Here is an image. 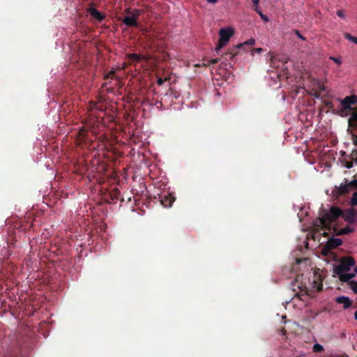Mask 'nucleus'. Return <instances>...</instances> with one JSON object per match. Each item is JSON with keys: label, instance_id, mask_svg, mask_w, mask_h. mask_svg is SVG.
I'll list each match as a JSON object with an SVG mask.
<instances>
[{"label": "nucleus", "instance_id": "aec40b11", "mask_svg": "<svg viewBox=\"0 0 357 357\" xmlns=\"http://www.w3.org/2000/svg\"><path fill=\"white\" fill-rule=\"evenodd\" d=\"M344 37H345V38H347L349 41L353 42V43L357 44V38L356 37H354V36H351V34H349L348 33H346L344 34Z\"/></svg>", "mask_w": 357, "mask_h": 357}, {"label": "nucleus", "instance_id": "72a5a7b5", "mask_svg": "<svg viewBox=\"0 0 357 357\" xmlns=\"http://www.w3.org/2000/svg\"><path fill=\"white\" fill-rule=\"evenodd\" d=\"M262 49L261 48H255L253 50V51L256 53H261L262 52Z\"/></svg>", "mask_w": 357, "mask_h": 357}, {"label": "nucleus", "instance_id": "6ab92c4d", "mask_svg": "<svg viewBox=\"0 0 357 357\" xmlns=\"http://www.w3.org/2000/svg\"><path fill=\"white\" fill-rule=\"evenodd\" d=\"M313 351L314 352H322L324 351V348L322 345L317 343L313 345Z\"/></svg>", "mask_w": 357, "mask_h": 357}, {"label": "nucleus", "instance_id": "bb28decb", "mask_svg": "<svg viewBox=\"0 0 357 357\" xmlns=\"http://www.w3.org/2000/svg\"><path fill=\"white\" fill-rule=\"evenodd\" d=\"M337 15L341 18H344L345 17V15H344V13L342 10H338L337 11Z\"/></svg>", "mask_w": 357, "mask_h": 357}, {"label": "nucleus", "instance_id": "58836bf2", "mask_svg": "<svg viewBox=\"0 0 357 357\" xmlns=\"http://www.w3.org/2000/svg\"><path fill=\"white\" fill-rule=\"evenodd\" d=\"M354 271H355V273H357V265H356V266H355V268H354Z\"/></svg>", "mask_w": 357, "mask_h": 357}, {"label": "nucleus", "instance_id": "f257e3e1", "mask_svg": "<svg viewBox=\"0 0 357 357\" xmlns=\"http://www.w3.org/2000/svg\"><path fill=\"white\" fill-rule=\"evenodd\" d=\"M342 217L349 225L357 226V210L353 208L345 211L337 206H331L330 210L324 211L321 218L314 224L316 229L320 227L323 230H330L331 223H334Z\"/></svg>", "mask_w": 357, "mask_h": 357}, {"label": "nucleus", "instance_id": "dca6fc26", "mask_svg": "<svg viewBox=\"0 0 357 357\" xmlns=\"http://www.w3.org/2000/svg\"><path fill=\"white\" fill-rule=\"evenodd\" d=\"M340 161L342 166L347 167V169H351L353 167V161L351 160H348L347 158H343L340 159Z\"/></svg>", "mask_w": 357, "mask_h": 357}, {"label": "nucleus", "instance_id": "c756f323", "mask_svg": "<svg viewBox=\"0 0 357 357\" xmlns=\"http://www.w3.org/2000/svg\"><path fill=\"white\" fill-rule=\"evenodd\" d=\"M351 137H352V142H353L354 144L357 146V135H352Z\"/></svg>", "mask_w": 357, "mask_h": 357}, {"label": "nucleus", "instance_id": "ea45409f", "mask_svg": "<svg viewBox=\"0 0 357 357\" xmlns=\"http://www.w3.org/2000/svg\"><path fill=\"white\" fill-rule=\"evenodd\" d=\"M331 105H332V102H330V103L327 104V106H328V107H331Z\"/></svg>", "mask_w": 357, "mask_h": 357}, {"label": "nucleus", "instance_id": "f8f14e48", "mask_svg": "<svg viewBox=\"0 0 357 357\" xmlns=\"http://www.w3.org/2000/svg\"><path fill=\"white\" fill-rule=\"evenodd\" d=\"M89 13L91 15V17H93V18L96 19L100 22L102 21L105 17V15L104 14H102L94 8H89Z\"/></svg>", "mask_w": 357, "mask_h": 357}, {"label": "nucleus", "instance_id": "a19ab883", "mask_svg": "<svg viewBox=\"0 0 357 357\" xmlns=\"http://www.w3.org/2000/svg\"><path fill=\"white\" fill-rule=\"evenodd\" d=\"M321 289H322V287H321V285L319 287H318V291H321Z\"/></svg>", "mask_w": 357, "mask_h": 357}, {"label": "nucleus", "instance_id": "473e14b6", "mask_svg": "<svg viewBox=\"0 0 357 357\" xmlns=\"http://www.w3.org/2000/svg\"><path fill=\"white\" fill-rule=\"evenodd\" d=\"M255 7H258L259 0H251Z\"/></svg>", "mask_w": 357, "mask_h": 357}, {"label": "nucleus", "instance_id": "79ce46f5", "mask_svg": "<svg viewBox=\"0 0 357 357\" xmlns=\"http://www.w3.org/2000/svg\"><path fill=\"white\" fill-rule=\"evenodd\" d=\"M326 250V252H327L328 251L324 248V250H322V252H324V251Z\"/></svg>", "mask_w": 357, "mask_h": 357}, {"label": "nucleus", "instance_id": "cd10ccee", "mask_svg": "<svg viewBox=\"0 0 357 357\" xmlns=\"http://www.w3.org/2000/svg\"><path fill=\"white\" fill-rule=\"evenodd\" d=\"M349 158H357V150L354 149L351 153L349 155Z\"/></svg>", "mask_w": 357, "mask_h": 357}, {"label": "nucleus", "instance_id": "7ed1b4c3", "mask_svg": "<svg viewBox=\"0 0 357 357\" xmlns=\"http://www.w3.org/2000/svg\"><path fill=\"white\" fill-rule=\"evenodd\" d=\"M233 34L234 30L231 28H223L219 31L220 38L218 44L215 47V51L218 54L219 51L228 43Z\"/></svg>", "mask_w": 357, "mask_h": 357}, {"label": "nucleus", "instance_id": "20e7f679", "mask_svg": "<svg viewBox=\"0 0 357 357\" xmlns=\"http://www.w3.org/2000/svg\"><path fill=\"white\" fill-rule=\"evenodd\" d=\"M351 188L357 189V179L348 183L346 182L345 184H341L339 187L335 186L332 192L333 197L338 198L342 195L349 193Z\"/></svg>", "mask_w": 357, "mask_h": 357}, {"label": "nucleus", "instance_id": "4468645a", "mask_svg": "<svg viewBox=\"0 0 357 357\" xmlns=\"http://www.w3.org/2000/svg\"><path fill=\"white\" fill-rule=\"evenodd\" d=\"M127 56L130 61L136 62H139L142 60L146 61L148 59L145 56L138 54H128Z\"/></svg>", "mask_w": 357, "mask_h": 357}, {"label": "nucleus", "instance_id": "b1692460", "mask_svg": "<svg viewBox=\"0 0 357 357\" xmlns=\"http://www.w3.org/2000/svg\"><path fill=\"white\" fill-rule=\"evenodd\" d=\"M115 70H112L111 71H109L105 76V79H112L115 75Z\"/></svg>", "mask_w": 357, "mask_h": 357}, {"label": "nucleus", "instance_id": "39448f33", "mask_svg": "<svg viewBox=\"0 0 357 357\" xmlns=\"http://www.w3.org/2000/svg\"><path fill=\"white\" fill-rule=\"evenodd\" d=\"M126 12L127 14L130 15V16H126L122 20L123 23L128 26H138L137 21L142 11L139 9H135L131 11L130 8H127Z\"/></svg>", "mask_w": 357, "mask_h": 357}, {"label": "nucleus", "instance_id": "7c9ffc66", "mask_svg": "<svg viewBox=\"0 0 357 357\" xmlns=\"http://www.w3.org/2000/svg\"><path fill=\"white\" fill-rule=\"evenodd\" d=\"M295 33L296 34V36L300 38L302 40H305V38L301 34V33L299 32V31L298 30H295Z\"/></svg>", "mask_w": 357, "mask_h": 357}, {"label": "nucleus", "instance_id": "9d476101", "mask_svg": "<svg viewBox=\"0 0 357 357\" xmlns=\"http://www.w3.org/2000/svg\"><path fill=\"white\" fill-rule=\"evenodd\" d=\"M357 102V96H346L343 100L340 101V106H344L345 108H350L351 110L354 107H351L352 105Z\"/></svg>", "mask_w": 357, "mask_h": 357}, {"label": "nucleus", "instance_id": "e433bc0d", "mask_svg": "<svg viewBox=\"0 0 357 357\" xmlns=\"http://www.w3.org/2000/svg\"><path fill=\"white\" fill-rule=\"evenodd\" d=\"M342 155L345 156V158H349V155H347L345 152H342Z\"/></svg>", "mask_w": 357, "mask_h": 357}, {"label": "nucleus", "instance_id": "423d86ee", "mask_svg": "<svg viewBox=\"0 0 357 357\" xmlns=\"http://www.w3.org/2000/svg\"><path fill=\"white\" fill-rule=\"evenodd\" d=\"M323 236L327 237L328 236V232L330 231H333V234L335 236H343L347 235L350 233H353L355 231V227L351 225H347L344 228L339 229L337 225H333L331 223V229L330 230H324Z\"/></svg>", "mask_w": 357, "mask_h": 357}, {"label": "nucleus", "instance_id": "ddd939ff", "mask_svg": "<svg viewBox=\"0 0 357 357\" xmlns=\"http://www.w3.org/2000/svg\"><path fill=\"white\" fill-rule=\"evenodd\" d=\"M353 112L351 114L350 118L349 119V125L351 127H355L357 126V107H354L352 109Z\"/></svg>", "mask_w": 357, "mask_h": 357}, {"label": "nucleus", "instance_id": "2eb2a0df", "mask_svg": "<svg viewBox=\"0 0 357 357\" xmlns=\"http://www.w3.org/2000/svg\"><path fill=\"white\" fill-rule=\"evenodd\" d=\"M174 201V198L172 197L170 195L167 197L165 196L161 199V204L165 207H169L172 206V203Z\"/></svg>", "mask_w": 357, "mask_h": 357}, {"label": "nucleus", "instance_id": "6e6552de", "mask_svg": "<svg viewBox=\"0 0 357 357\" xmlns=\"http://www.w3.org/2000/svg\"><path fill=\"white\" fill-rule=\"evenodd\" d=\"M77 140L79 144H86L91 141V139L88 137V130H86L84 127H82L79 128V131L77 134Z\"/></svg>", "mask_w": 357, "mask_h": 357}, {"label": "nucleus", "instance_id": "a211bd4d", "mask_svg": "<svg viewBox=\"0 0 357 357\" xmlns=\"http://www.w3.org/2000/svg\"><path fill=\"white\" fill-rule=\"evenodd\" d=\"M255 10L259 14L261 20H263L264 22H268L269 19L268 17L263 14V13L258 8V7H255Z\"/></svg>", "mask_w": 357, "mask_h": 357}, {"label": "nucleus", "instance_id": "4c0bfd02", "mask_svg": "<svg viewBox=\"0 0 357 357\" xmlns=\"http://www.w3.org/2000/svg\"><path fill=\"white\" fill-rule=\"evenodd\" d=\"M354 318L356 320H357V310L354 313Z\"/></svg>", "mask_w": 357, "mask_h": 357}, {"label": "nucleus", "instance_id": "c85d7f7f", "mask_svg": "<svg viewBox=\"0 0 357 357\" xmlns=\"http://www.w3.org/2000/svg\"><path fill=\"white\" fill-rule=\"evenodd\" d=\"M120 195V191L118 190V189H115L114 190V196L115 197L116 199H119V196Z\"/></svg>", "mask_w": 357, "mask_h": 357}, {"label": "nucleus", "instance_id": "412c9836", "mask_svg": "<svg viewBox=\"0 0 357 357\" xmlns=\"http://www.w3.org/2000/svg\"><path fill=\"white\" fill-rule=\"evenodd\" d=\"M350 204L353 206L357 205V192L353 193Z\"/></svg>", "mask_w": 357, "mask_h": 357}, {"label": "nucleus", "instance_id": "4be33fe9", "mask_svg": "<svg viewBox=\"0 0 357 357\" xmlns=\"http://www.w3.org/2000/svg\"><path fill=\"white\" fill-rule=\"evenodd\" d=\"M220 61V58L213 59H210L207 61L206 63H204L205 66H210L211 65H214L217 63H218Z\"/></svg>", "mask_w": 357, "mask_h": 357}, {"label": "nucleus", "instance_id": "393cba45", "mask_svg": "<svg viewBox=\"0 0 357 357\" xmlns=\"http://www.w3.org/2000/svg\"><path fill=\"white\" fill-rule=\"evenodd\" d=\"M255 39L251 38V39H249L248 40H247L246 42H245L243 44V46H244V45H255Z\"/></svg>", "mask_w": 357, "mask_h": 357}, {"label": "nucleus", "instance_id": "9b49d317", "mask_svg": "<svg viewBox=\"0 0 357 357\" xmlns=\"http://www.w3.org/2000/svg\"><path fill=\"white\" fill-rule=\"evenodd\" d=\"M335 300L337 303L343 304L344 309H347L348 307H349L352 303L351 301L349 299V297L344 296H338L335 298Z\"/></svg>", "mask_w": 357, "mask_h": 357}, {"label": "nucleus", "instance_id": "f03ea898", "mask_svg": "<svg viewBox=\"0 0 357 357\" xmlns=\"http://www.w3.org/2000/svg\"><path fill=\"white\" fill-rule=\"evenodd\" d=\"M356 261L353 257H343L340 264L335 266L334 273L339 276L340 280L342 282H347L351 281V280L355 277V273H347L351 267L354 266Z\"/></svg>", "mask_w": 357, "mask_h": 357}, {"label": "nucleus", "instance_id": "0eeeda50", "mask_svg": "<svg viewBox=\"0 0 357 357\" xmlns=\"http://www.w3.org/2000/svg\"><path fill=\"white\" fill-rule=\"evenodd\" d=\"M243 47V44H238L236 46L234 47L231 50L227 52L223 57L225 60L228 61V65L230 67H232L234 62L233 61V59L238 54V50Z\"/></svg>", "mask_w": 357, "mask_h": 357}, {"label": "nucleus", "instance_id": "5701e85b", "mask_svg": "<svg viewBox=\"0 0 357 357\" xmlns=\"http://www.w3.org/2000/svg\"><path fill=\"white\" fill-rule=\"evenodd\" d=\"M351 290L357 294V281L351 280L349 282Z\"/></svg>", "mask_w": 357, "mask_h": 357}, {"label": "nucleus", "instance_id": "c9c22d12", "mask_svg": "<svg viewBox=\"0 0 357 357\" xmlns=\"http://www.w3.org/2000/svg\"><path fill=\"white\" fill-rule=\"evenodd\" d=\"M208 3H215L218 0H206Z\"/></svg>", "mask_w": 357, "mask_h": 357}, {"label": "nucleus", "instance_id": "f3484780", "mask_svg": "<svg viewBox=\"0 0 357 357\" xmlns=\"http://www.w3.org/2000/svg\"><path fill=\"white\" fill-rule=\"evenodd\" d=\"M350 110H351L350 108H345L344 106H341V108L338 111L337 114L341 116H346L348 115Z\"/></svg>", "mask_w": 357, "mask_h": 357}, {"label": "nucleus", "instance_id": "f704fd0d", "mask_svg": "<svg viewBox=\"0 0 357 357\" xmlns=\"http://www.w3.org/2000/svg\"><path fill=\"white\" fill-rule=\"evenodd\" d=\"M349 159L353 161V164L355 163L357 165V158H349Z\"/></svg>", "mask_w": 357, "mask_h": 357}, {"label": "nucleus", "instance_id": "1a4fd4ad", "mask_svg": "<svg viewBox=\"0 0 357 357\" xmlns=\"http://www.w3.org/2000/svg\"><path fill=\"white\" fill-rule=\"evenodd\" d=\"M342 244V239L338 238L331 237V238H328V240L325 245V249L327 251H330L331 250H333V249L337 248L338 246L341 245Z\"/></svg>", "mask_w": 357, "mask_h": 357}, {"label": "nucleus", "instance_id": "a878e982", "mask_svg": "<svg viewBox=\"0 0 357 357\" xmlns=\"http://www.w3.org/2000/svg\"><path fill=\"white\" fill-rule=\"evenodd\" d=\"M330 59L333 61L335 63H336L338 65H340L342 63V61L340 58L331 56Z\"/></svg>", "mask_w": 357, "mask_h": 357}, {"label": "nucleus", "instance_id": "2f4dec72", "mask_svg": "<svg viewBox=\"0 0 357 357\" xmlns=\"http://www.w3.org/2000/svg\"><path fill=\"white\" fill-rule=\"evenodd\" d=\"M164 83V80L161 77H159L158 79H157V84L159 85V86H161Z\"/></svg>", "mask_w": 357, "mask_h": 357}]
</instances>
